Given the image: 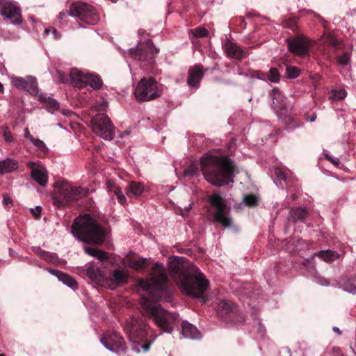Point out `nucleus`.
<instances>
[{
	"label": "nucleus",
	"mask_w": 356,
	"mask_h": 356,
	"mask_svg": "<svg viewBox=\"0 0 356 356\" xmlns=\"http://www.w3.org/2000/svg\"><path fill=\"white\" fill-rule=\"evenodd\" d=\"M42 208L40 206L35 207L34 209H31V213L33 216L38 217L40 215Z\"/></svg>",
	"instance_id": "nucleus-52"
},
{
	"label": "nucleus",
	"mask_w": 356,
	"mask_h": 356,
	"mask_svg": "<svg viewBox=\"0 0 356 356\" xmlns=\"http://www.w3.org/2000/svg\"><path fill=\"white\" fill-rule=\"evenodd\" d=\"M274 173L275 177L274 178V182L277 186L281 184L282 181H284L286 177L284 172L280 168H275Z\"/></svg>",
	"instance_id": "nucleus-41"
},
{
	"label": "nucleus",
	"mask_w": 356,
	"mask_h": 356,
	"mask_svg": "<svg viewBox=\"0 0 356 356\" xmlns=\"http://www.w3.org/2000/svg\"><path fill=\"white\" fill-rule=\"evenodd\" d=\"M323 156L327 159L329 161H330L334 165L338 167L340 164L339 159L338 158H333L332 156H330L327 152H325L324 150L323 152Z\"/></svg>",
	"instance_id": "nucleus-48"
},
{
	"label": "nucleus",
	"mask_w": 356,
	"mask_h": 356,
	"mask_svg": "<svg viewBox=\"0 0 356 356\" xmlns=\"http://www.w3.org/2000/svg\"><path fill=\"white\" fill-rule=\"evenodd\" d=\"M203 76V72L200 66H195L188 71V84L192 87H197Z\"/></svg>",
	"instance_id": "nucleus-24"
},
{
	"label": "nucleus",
	"mask_w": 356,
	"mask_h": 356,
	"mask_svg": "<svg viewBox=\"0 0 356 356\" xmlns=\"http://www.w3.org/2000/svg\"><path fill=\"white\" fill-rule=\"evenodd\" d=\"M112 192L117 196L118 200L121 204H124L127 202V199L120 187L117 186Z\"/></svg>",
	"instance_id": "nucleus-40"
},
{
	"label": "nucleus",
	"mask_w": 356,
	"mask_h": 356,
	"mask_svg": "<svg viewBox=\"0 0 356 356\" xmlns=\"http://www.w3.org/2000/svg\"><path fill=\"white\" fill-rule=\"evenodd\" d=\"M337 60L338 65L343 67H347L350 64V56L348 53H343L337 56Z\"/></svg>",
	"instance_id": "nucleus-37"
},
{
	"label": "nucleus",
	"mask_w": 356,
	"mask_h": 356,
	"mask_svg": "<svg viewBox=\"0 0 356 356\" xmlns=\"http://www.w3.org/2000/svg\"><path fill=\"white\" fill-rule=\"evenodd\" d=\"M40 254L46 261H51L54 264L60 263L59 258L55 253L40 250Z\"/></svg>",
	"instance_id": "nucleus-35"
},
{
	"label": "nucleus",
	"mask_w": 356,
	"mask_h": 356,
	"mask_svg": "<svg viewBox=\"0 0 356 356\" xmlns=\"http://www.w3.org/2000/svg\"><path fill=\"white\" fill-rule=\"evenodd\" d=\"M316 115H313L311 118H310V122H314L316 120Z\"/></svg>",
	"instance_id": "nucleus-62"
},
{
	"label": "nucleus",
	"mask_w": 356,
	"mask_h": 356,
	"mask_svg": "<svg viewBox=\"0 0 356 356\" xmlns=\"http://www.w3.org/2000/svg\"><path fill=\"white\" fill-rule=\"evenodd\" d=\"M170 276L181 291L188 296L200 297L209 287V281L199 268L184 257L173 256L168 259Z\"/></svg>",
	"instance_id": "nucleus-2"
},
{
	"label": "nucleus",
	"mask_w": 356,
	"mask_h": 356,
	"mask_svg": "<svg viewBox=\"0 0 356 356\" xmlns=\"http://www.w3.org/2000/svg\"><path fill=\"white\" fill-rule=\"evenodd\" d=\"M18 168V163L12 159H6L0 161V174H7L16 170Z\"/></svg>",
	"instance_id": "nucleus-26"
},
{
	"label": "nucleus",
	"mask_w": 356,
	"mask_h": 356,
	"mask_svg": "<svg viewBox=\"0 0 356 356\" xmlns=\"http://www.w3.org/2000/svg\"><path fill=\"white\" fill-rule=\"evenodd\" d=\"M38 149L43 152H47L48 151V148L45 143L40 140L39 138H35L30 141Z\"/></svg>",
	"instance_id": "nucleus-39"
},
{
	"label": "nucleus",
	"mask_w": 356,
	"mask_h": 356,
	"mask_svg": "<svg viewBox=\"0 0 356 356\" xmlns=\"http://www.w3.org/2000/svg\"><path fill=\"white\" fill-rule=\"evenodd\" d=\"M162 90V86L154 78H144L135 87L134 95L138 101H150L160 96Z\"/></svg>",
	"instance_id": "nucleus-8"
},
{
	"label": "nucleus",
	"mask_w": 356,
	"mask_h": 356,
	"mask_svg": "<svg viewBox=\"0 0 356 356\" xmlns=\"http://www.w3.org/2000/svg\"><path fill=\"white\" fill-rule=\"evenodd\" d=\"M201 167L205 179L217 186L232 183L236 172L234 163L227 156H218L209 153L202 156Z\"/></svg>",
	"instance_id": "nucleus-3"
},
{
	"label": "nucleus",
	"mask_w": 356,
	"mask_h": 356,
	"mask_svg": "<svg viewBox=\"0 0 356 356\" xmlns=\"http://www.w3.org/2000/svg\"><path fill=\"white\" fill-rule=\"evenodd\" d=\"M347 95V92L343 88L332 90L330 93V98L332 99H342Z\"/></svg>",
	"instance_id": "nucleus-36"
},
{
	"label": "nucleus",
	"mask_w": 356,
	"mask_h": 356,
	"mask_svg": "<svg viewBox=\"0 0 356 356\" xmlns=\"http://www.w3.org/2000/svg\"><path fill=\"white\" fill-rule=\"evenodd\" d=\"M257 332L258 334L260 335V337H264V334H265V327L261 323L260 321H257Z\"/></svg>",
	"instance_id": "nucleus-50"
},
{
	"label": "nucleus",
	"mask_w": 356,
	"mask_h": 356,
	"mask_svg": "<svg viewBox=\"0 0 356 356\" xmlns=\"http://www.w3.org/2000/svg\"><path fill=\"white\" fill-rule=\"evenodd\" d=\"M191 207L192 206L190 204L188 206L185 207L184 208H177L176 209V213L184 217L186 216L188 214L189 211H191Z\"/></svg>",
	"instance_id": "nucleus-47"
},
{
	"label": "nucleus",
	"mask_w": 356,
	"mask_h": 356,
	"mask_svg": "<svg viewBox=\"0 0 356 356\" xmlns=\"http://www.w3.org/2000/svg\"><path fill=\"white\" fill-rule=\"evenodd\" d=\"M130 133H131V131H130L129 130H126V131H124L122 132V133L120 134V137L122 138H124V136H126V135H129V134H130Z\"/></svg>",
	"instance_id": "nucleus-59"
},
{
	"label": "nucleus",
	"mask_w": 356,
	"mask_h": 356,
	"mask_svg": "<svg viewBox=\"0 0 356 356\" xmlns=\"http://www.w3.org/2000/svg\"><path fill=\"white\" fill-rule=\"evenodd\" d=\"M102 345L108 350L120 353L125 349V341L122 337L116 332H106L100 339Z\"/></svg>",
	"instance_id": "nucleus-15"
},
{
	"label": "nucleus",
	"mask_w": 356,
	"mask_h": 356,
	"mask_svg": "<svg viewBox=\"0 0 356 356\" xmlns=\"http://www.w3.org/2000/svg\"><path fill=\"white\" fill-rule=\"evenodd\" d=\"M267 78V76H266V74L265 73H259L258 74V76H257V79H260V80H266V79Z\"/></svg>",
	"instance_id": "nucleus-58"
},
{
	"label": "nucleus",
	"mask_w": 356,
	"mask_h": 356,
	"mask_svg": "<svg viewBox=\"0 0 356 356\" xmlns=\"http://www.w3.org/2000/svg\"><path fill=\"white\" fill-rule=\"evenodd\" d=\"M223 49L227 57L241 60L245 56V52L237 44L230 41H226L223 44Z\"/></svg>",
	"instance_id": "nucleus-20"
},
{
	"label": "nucleus",
	"mask_w": 356,
	"mask_h": 356,
	"mask_svg": "<svg viewBox=\"0 0 356 356\" xmlns=\"http://www.w3.org/2000/svg\"><path fill=\"white\" fill-rule=\"evenodd\" d=\"M128 274L122 270L115 269L111 273L108 277L105 278V282L108 287L111 289H115L118 286L125 284L128 280Z\"/></svg>",
	"instance_id": "nucleus-19"
},
{
	"label": "nucleus",
	"mask_w": 356,
	"mask_h": 356,
	"mask_svg": "<svg viewBox=\"0 0 356 356\" xmlns=\"http://www.w3.org/2000/svg\"><path fill=\"white\" fill-rule=\"evenodd\" d=\"M148 326L138 318L132 317L124 325V330L133 343L144 341L148 335Z\"/></svg>",
	"instance_id": "nucleus-11"
},
{
	"label": "nucleus",
	"mask_w": 356,
	"mask_h": 356,
	"mask_svg": "<svg viewBox=\"0 0 356 356\" xmlns=\"http://www.w3.org/2000/svg\"><path fill=\"white\" fill-rule=\"evenodd\" d=\"M61 113L65 116H70L72 113V112L70 110L63 109L61 110Z\"/></svg>",
	"instance_id": "nucleus-57"
},
{
	"label": "nucleus",
	"mask_w": 356,
	"mask_h": 356,
	"mask_svg": "<svg viewBox=\"0 0 356 356\" xmlns=\"http://www.w3.org/2000/svg\"><path fill=\"white\" fill-rule=\"evenodd\" d=\"M39 99L43 101L45 103L48 112L54 113L56 111L60 110L59 103L55 99L47 97L44 94H40L39 95Z\"/></svg>",
	"instance_id": "nucleus-28"
},
{
	"label": "nucleus",
	"mask_w": 356,
	"mask_h": 356,
	"mask_svg": "<svg viewBox=\"0 0 356 356\" xmlns=\"http://www.w3.org/2000/svg\"><path fill=\"white\" fill-rule=\"evenodd\" d=\"M300 74V70L294 66H288L286 67V75L290 79H295Z\"/></svg>",
	"instance_id": "nucleus-42"
},
{
	"label": "nucleus",
	"mask_w": 356,
	"mask_h": 356,
	"mask_svg": "<svg viewBox=\"0 0 356 356\" xmlns=\"http://www.w3.org/2000/svg\"><path fill=\"white\" fill-rule=\"evenodd\" d=\"M58 192L53 197V202L57 207L70 204L86 195V191L82 187H74L67 181L58 184Z\"/></svg>",
	"instance_id": "nucleus-7"
},
{
	"label": "nucleus",
	"mask_w": 356,
	"mask_h": 356,
	"mask_svg": "<svg viewBox=\"0 0 356 356\" xmlns=\"http://www.w3.org/2000/svg\"><path fill=\"white\" fill-rule=\"evenodd\" d=\"M12 202L11 197L8 195H4L3 197V203L5 205H8Z\"/></svg>",
	"instance_id": "nucleus-55"
},
{
	"label": "nucleus",
	"mask_w": 356,
	"mask_h": 356,
	"mask_svg": "<svg viewBox=\"0 0 356 356\" xmlns=\"http://www.w3.org/2000/svg\"><path fill=\"white\" fill-rule=\"evenodd\" d=\"M181 333L184 338L191 339H200L202 334L195 326L186 321L181 323Z\"/></svg>",
	"instance_id": "nucleus-21"
},
{
	"label": "nucleus",
	"mask_w": 356,
	"mask_h": 356,
	"mask_svg": "<svg viewBox=\"0 0 356 356\" xmlns=\"http://www.w3.org/2000/svg\"><path fill=\"white\" fill-rule=\"evenodd\" d=\"M137 286L140 294V304L145 316L152 319L156 325L166 333H171L173 325L178 321L179 314L170 313L159 305L158 301H170L171 289L165 266L156 263L152 270L151 277L140 280Z\"/></svg>",
	"instance_id": "nucleus-1"
},
{
	"label": "nucleus",
	"mask_w": 356,
	"mask_h": 356,
	"mask_svg": "<svg viewBox=\"0 0 356 356\" xmlns=\"http://www.w3.org/2000/svg\"><path fill=\"white\" fill-rule=\"evenodd\" d=\"M84 252L88 255L97 258L99 261H104L108 259V254L106 252L97 248L84 247Z\"/></svg>",
	"instance_id": "nucleus-31"
},
{
	"label": "nucleus",
	"mask_w": 356,
	"mask_h": 356,
	"mask_svg": "<svg viewBox=\"0 0 356 356\" xmlns=\"http://www.w3.org/2000/svg\"><path fill=\"white\" fill-rule=\"evenodd\" d=\"M340 288L344 291L356 294V277H344L340 281Z\"/></svg>",
	"instance_id": "nucleus-27"
},
{
	"label": "nucleus",
	"mask_w": 356,
	"mask_h": 356,
	"mask_svg": "<svg viewBox=\"0 0 356 356\" xmlns=\"http://www.w3.org/2000/svg\"><path fill=\"white\" fill-rule=\"evenodd\" d=\"M146 258L136 256L127 259V265L134 270H140L145 266Z\"/></svg>",
	"instance_id": "nucleus-30"
},
{
	"label": "nucleus",
	"mask_w": 356,
	"mask_h": 356,
	"mask_svg": "<svg viewBox=\"0 0 356 356\" xmlns=\"http://www.w3.org/2000/svg\"><path fill=\"white\" fill-rule=\"evenodd\" d=\"M70 78L57 70L54 76L55 81L62 83H72L78 87H82L83 84L89 85L93 89H99L102 86L100 78L94 74L83 72L79 69L73 68L70 72Z\"/></svg>",
	"instance_id": "nucleus-6"
},
{
	"label": "nucleus",
	"mask_w": 356,
	"mask_h": 356,
	"mask_svg": "<svg viewBox=\"0 0 356 356\" xmlns=\"http://www.w3.org/2000/svg\"><path fill=\"white\" fill-rule=\"evenodd\" d=\"M47 270L50 274L56 276L60 282H63V284L67 286L70 289L73 290L76 289L77 284L76 281L70 275L58 270L48 268Z\"/></svg>",
	"instance_id": "nucleus-22"
},
{
	"label": "nucleus",
	"mask_w": 356,
	"mask_h": 356,
	"mask_svg": "<svg viewBox=\"0 0 356 356\" xmlns=\"http://www.w3.org/2000/svg\"><path fill=\"white\" fill-rule=\"evenodd\" d=\"M323 40V42L330 44L333 46H336L338 44V40L331 34H325L323 38L321 39Z\"/></svg>",
	"instance_id": "nucleus-45"
},
{
	"label": "nucleus",
	"mask_w": 356,
	"mask_h": 356,
	"mask_svg": "<svg viewBox=\"0 0 356 356\" xmlns=\"http://www.w3.org/2000/svg\"><path fill=\"white\" fill-rule=\"evenodd\" d=\"M153 341H154V340L149 343L143 344V345H136V346H134L132 348L136 353H140L141 349L143 352L145 353L149 350L150 345Z\"/></svg>",
	"instance_id": "nucleus-46"
},
{
	"label": "nucleus",
	"mask_w": 356,
	"mask_h": 356,
	"mask_svg": "<svg viewBox=\"0 0 356 356\" xmlns=\"http://www.w3.org/2000/svg\"><path fill=\"white\" fill-rule=\"evenodd\" d=\"M332 330H333L334 332H336V333H337L338 334H339V335L341 334V332L340 329H339V327H332Z\"/></svg>",
	"instance_id": "nucleus-60"
},
{
	"label": "nucleus",
	"mask_w": 356,
	"mask_h": 356,
	"mask_svg": "<svg viewBox=\"0 0 356 356\" xmlns=\"http://www.w3.org/2000/svg\"><path fill=\"white\" fill-rule=\"evenodd\" d=\"M92 131L104 140H111L114 138V125L105 113L95 115L91 120Z\"/></svg>",
	"instance_id": "nucleus-10"
},
{
	"label": "nucleus",
	"mask_w": 356,
	"mask_h": 356,
	"mask_svg": "<svg viewBox=\"0 0 356 356\" xmlns=\"http://www.w3.org/2000/svg\"><path fill=\"white\" fill-rule=\"evenodd\" d=\"M0 13L5 21L17 25L22 22L19 8L10 0H0Z\"/></svg>",
	"instance_id": "nucleus-13"
},
{
	"label": "nucleus",
	"mask_w": 356,
	"mask_h": 356,
	"mask_svg": "<svg viewBox=\"0 0 356 356\" xmlns=\"http://www.w3.org/2000/svg\"><path fill=\"white\" fill-rule=\"evenodd\" d=\"M270 96L272 99L273 105L275 108L280 110H284L286 108V98L277 88L273 89Z\"/></svg>",
	"instance_id": "nucleus-25"
},
{
	"label": "nucleus",
	"mask_w": 356,
	"mask_h": 356,
	"mask_svg": "<svg viewBox=\"0 0 356 356\" xmlns=\"http://www.w3.org/2000/svg\"><path fill=\"white\" fill-rule=\"evenodd\" d=\"M144 191V186L143 184L136 181H131L126 189V194H133L134 196L138 197Z\"/></svg>",
	"instance_id": "nucleus-32"
},
{
	"label": "nucleus",
	"mask_w": 356,
	"mask_h": 356,
	"mask_svg": "<svg viewBox=\"0 0 356 356\" xmlns=\"http://www.w3.org/2000/svg\"><path fill=\"white\" fill-rule=\"evenodd\" d=\"M86 272L87 276L92 281L104 280L102 270L95 262H90L86 265Z\"/></svg>",
	"instance_id": "nucleus-23"
},
{
	"label": "nucleus",
	"mask_w": 356,
	"mask_h": 356,
	"mask_svg": "<svg viewBox=\"0 0 356 356\" xmlns=\"http://www.w3.org/2000/svg\"><path fill=\"white\" fill-rule=\"evenodd\" d=\"M318 17L321 19V21L322 22V23H323L324 26H325L327 24V22L323 19L321 17V16L318 15Z\"/></svg>",
	"instance_id": "nucleus-63"
},
{
	"label": "nucleus",
	"mask_w": 356,
	"mask_h": 356,
	"mask_svg": "<svg viewBox=\"0 0 356 356\" xmlns=\"http://www.w3.org/2000/svg\"><path fill=\"white\" fill-rule=\"evenodd\" d=\"M198 175V169L194 165H189L186 169L184 171V177H189V178H193L195 177H197Z\"/></svg>",
	"instance_id": "nucleus-38"
},
{
	"label": "nucleus",
	"mask_w": 356,
	"mask_h": 356,
	"mask_svg": "<svg viewBox=\"0 0 356 356\" xmlns=\"http://www.w3.org/2000/svg\"><path fill=\"white\" fill-rule=\"evenodd\" d=\"M314 282L321 286H327L330 284V282L328 281V280H327L325 277H320V276L316 277L314 278Z\"/></svg>",
	"instance_id": "nucleus-49"
},
{
	"label": "nucleus",
	"mask_w": 356,
	"mask_h": 356,
	"mask_svg": "<svg viewBox=\"0 0 356 356\" xmlns=\"http://www.w3.org/2000/svg\"><path fill=\"white\" fill-rule=\"evenodd\" d=\"M26 166L31 170V177L40 186L44 187L48 182V176L46 168L40 163L29 161Z\"/></svg>",
	"instance_id": "nucleus-17"
},
{
	"label": "nucleus",
	"mask_w": 356,
	"mask_h": 356,
	"mask_svg": "<svg viewBox=\"0 0 356 356\" xmlns=\"http://www.w3.org/2000/svg\"><path fill=\"white\" fill-rule=\"evenodd\" d=\"M159 50L152 41L147 40L145 43L138 44L136 48H131L129 50V55L134 60L152 64Z\"/></svg>",
	"instance_id": "nucleus-12"
},
{
	"label": "nucleus",
	"mask_w": 356,
	"mask_h": 356,
	"mask_svg": "<svg viewBox=\"0 0 356 356\" xmlns=\"http://www.w3.org/2000/svg\"><path fill=\"white\" fill-rule=\"evenodd\" d=\"M3 136L5 140L7 142H11L13 140V136L10 131H8L6 128L3 129Z\"/></svg>",
	"instance_id": "nucleus-51"
},
{
	"label": "nucleus",
	"mask_w": 356,
	"mask_h": 356,
	"mask_svg": "<svg viewBox=\"0 0 356 356\" xmlns=\"http://www.w3.org/2000/svg\"><path fill=\"white\" fill-rule=\"evenodd\" d=\"M67 15L77 17L89 25H96L100 20L97 11L92 6L83 2L73 3L70 6Z\"/></svg>",
	"instance_id": "nucleus-9"
},
{
	"label": "nucleus",
	"mask_w": 356,
	"mask_h": 356,
	"mask_svg": "<svg viewBox=\"0 0 356 356\" xmlns=\"http://www.w3.org/2000/svg\"><path fill=\"white\" fill-rule=\"evenodd\" d=\"M314 256H316L327 263H331L338 259L340 254L335 251L330 250H321L318 252L314 253Z\"/></svg>",
	"instance_id": "nucleus-29"
},
{
	"label": "nucleus",
	"mask_w": 356,
	"mask_h": 356,
	"mask_svg": "<svg viewBox=\"0 0 356 356\" xmlns=\"http://www.w3.org/2000/svg\"><path fill=\"white\" fill-rule=\"evenodd\" d=\"M209 202L213 207L212 221L220 225L224 229L236 230L237 228L230 214V209L227 207L225 200L219 194L214 193L210 196Z\"/></svg>",
	"instance_id": "nucleus-5"
},
{
	"label": "nucleus",
	"mask_w": 356,
	"mask_h": 356,
	"mask_svg": "<svg viewBox=\"0 0 356 356\" xmlns=\"http://www.w3.org/2000/svg\"><path fill=\"white\" fill-rule=\"evenodd\" d=\"M215 309L218 316L222 318L229 317L232 319L234 315L237 314L238 310L229 300H219L216 303ZM234 323L240 321L232 320Z\"/></svg>",
	"instance_id": "nucleus-18"
},
{
	"label": "nucleus",
	"mask_w": 356,
	"mask_h": 356,
	"mask_svg": "<svg viewBox=\"0 0 356 356\" xmlns=\"http://www.w3.org/2000/svg\"><path fill=\"white\" fill-rule=\"evenodd\" d=\"M293 250L296 251V252H300L302 250V249L297 245L296 247V248L293 249Z\"/></svg>",
	"instance_id": "nucleus-61"
},
{
	"label": "nucleus",
	"mask_w": 356,
	"mask_h": 356,
	"mask_svg": "<svg viewBox=\"0 0 356 356\" xmlns=\"http://www.w3.org/2000/svg\"><path fill=\"white\" fill-rule=\"evenodd\" d=\"M24 137L26 139L29 140V141L32 140L33 139V136L31 134L28 128H26L24 129Z\"/></svg>",
	"instance_id": "nucleus-54"
},
{
	"label": "nucleus",
	"mask_w": 356,
	"mask_h": 356,
	"mask_svg": "<svg viewBox=\"0 0 356 356\" xmlns=\"http://www.w3.org/2000/svg\"><path fill=\"white\" fill-rule=\"evenodd\" d=\"M11 83L17 88L29 92L31 95H36L38 82L35 76H27L25 78L20 76H10Z\"/></svg>",
	"instance_id": "nucleus-16"
},
{
	"label": "nucleus",
	"mask_w": 356,
	"mask_h": 356,
	"mask_svg": "<svg viewBox=\"0 0 356 356\" xmlns=\"http://www.w3.org/2000/svg\"><path fill=\"white\" fill-rule=\"evenodd\" d=\"M267 79L272 83H278L280 80V74L277 68H270L266 74Z\"/></svg>",
	"instance_id": "nucleus-34"
},
{
	"label": "nucleus",
	"mask_w": 356,
	"mask_h": 356,
	"mask_svg": "<svg viewBox=\"0 0 356 356\" xmlns=\"http://www.w3.org/2000/svg\"><path fill=\"white\" fill-rule=\"evenodd\" d=\"M257 197L254 195H245L243 198V202L248 206H254L257 202Z\"/></svg>",
	"instance_id": "nucleus-44"
},
{
	"label": "nucleus",
	"mask_w": 356,
	"mask_h": 356,
	"mask_svg": "<svg viewBox=\"0 0 356 356\" xmlns=\"http://www.w3.org/2000/svg\"><path fill=\"white\" fill-rule=\"evenodd\" d=\"M286 43L289 51L293 54L298 56L309 55V49L312 46V42L309 38L303 35H299L288 38Z\"/></svg>",
	"instance_id": "nucleus-14"
},
{
	"label": "nucleus",
	"mask_w": 356,
	"mask_h": 356,
	"mask_svg": "<svg viewBox=\"0 0 356 356\" xmlns=\"http://www.w3.org/2000/svg\"><path fill=\"white\" fill-rule=\"evenodd\" d=\"M72 233L79 241L99 245L106 238L105 230L88 214L74 220Z\"/></svg>",
	"instance_id": "nucleus-4"
},
{
	"label": "nucleus",
	"mask_w": 356,
	"mask_h": 356,
	"mask_svg": "<svg viewBox=\"0 0 356 356\" xmlns=\"http://www.w3.org/2000/svg\"><path fill=\"white\" fill-rule=\"evenodd\" d=\"M66 15V14L65 13H60L59 14V18L62 19L63 17H64Z\"/></svg>",
	"instance_id": "nucleus-64"
},
{
	"label": "nucleus",
	"mask_w": 356,
	"mask_h": 356,
	"mask_svg": "<svg viewBox=\"0 0 356 356\" xmlns=\"http://www.w3.org/2000/svg\"><path fill=\"white\" fill-rule=\"evenodd\" d=\"M44 31H45L46 34H49L50 32H52V33L54 34L55 38H58L57 31H56V30L55 29H46Z\"/></svg>",
	"instance_id": "nucleus-56"
},
{
	"label": "nucleus",
	"mask_w": 356,
	"mask_h": 356,
	"mask_svg": "<svg viewBox=\"0 0 356 356\" xmlns=\"http://www.w3.org/2000/svg\"><path fill=\"white\" fill-rule=\"evenodd\" d=\"M307 213L306 209L303 208H294L291 210L290 216L294 222L302 221L305 218Z\"/></svg>",
	"instance_id": "nucleus-33"
},
{
	"label": "nucleus",
	"mask_w": 356,
	"mask_h": 356,
	"mask_svg": "<svg viewBox=\"0 0 356 356\" xmlns=\"http://www.w3.org/2000/svg\"><path fill=\"white\" fill-rule=\"evenodd\" d=\"M117 186L114 184L112 181H108L106 182V188L109 192H112L113 190Z\"/></svg>",
	"instance_id": "nucleus-53"
},
{
	"label": "nucleus",
	"mask_w": 356,
	"mask_h": 356,
	"mask_svg": "<svg viewBox=\"0 0 356 356\" xmlns=\"http://www.w3.org/2000/svg\"><path fill=\"white\" fill-rule=\"evenodd\" d=\"M193 35L196 38H203L208 35V31L201 26H199L192 31Z\"/></svg>",
	"instance_id": "nucleus-43"
}]
</instances>
